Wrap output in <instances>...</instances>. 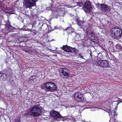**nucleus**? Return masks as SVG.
I'll list each match as a JSON object with an SVG mask.
<instances>
[{
  "label": "nucleus",
  "mask_w": 122,
  "mask_h": 122,
  "mask_svg": "<svg viewBox=\"0 0 122 122\" xmlns=\"http://www.w3.org/2000/svg\"><path fill=\"white\" fill-rule=\"evenodd\" d=\"M111 36L114 38L118 39L121 37L122 32L121 29L119 27L112 28L111 30Z\"/></svg>",
  "instance_id": "f257e3e1"
},
{
  "label": "nucleus",
  "mask_w": 122,
  "mask_h": 122,
  "mask_svg": "<svg viewBox=\"0 0 122 122\" xmlns=\"http://www.w3.org/2000/svg\"><path fill=\"white\" fill-rule=\"evenodd\" d=\"M41 110L37 106H35L30 109V115L34 117H38L40 115Z\"/></svg>",
  "instance_id": "f03ea898"
},
{
  "label": "nucleus",
  "mask_w": 122,
  "mask_h": 122,
  "mask_svg": "<svg viewBox=\"0 0 122 122\" xmlns=\"http://www.w3.org/2000/svg\"><path fill=\"white\" fill-rule=\"evenodd\" d=\"M45 86L48 91L52 92L55 91L57 89L56 85L54 83L51 82L46 83Z\"/></svg>",
  "instance_id": "7ed1b4c3"
},
{
  "label": "nucleus",
  "mask_w": 122,
  "mask_h": 122,
  "mask_svg": "<svg viewBox=\"0 0 122 122\" xmlns=\"http://www.w3.org/2000/svg\"><path fill=\"white\" fill-rule=\"evenodd\" d=\"M83 10L86 13L91 14L92 13V10H91V3L89 1H87L85 3L83 7Z\"/></svg>",
  "instance_id": "20e7f679"
},
{
  "label": "nucleus",
  "mask_w": 122,
  "mask_h": 122,
  "mask_svg": "<svg viewBox=\"0 0 122 122\" xmlns=\"http://www.w3.org/2000/svg\"><path fill=\"white\" fill-rule=\"evenodd\" d=\"M74 99L77 102H82L84 99L83 94L80 92H77L74 94Z\"/></svg>",
  "instance_id": "39448f33"
},
{
  "label": "nucleus",
  "mask_w": 122,
  "mask_h": 122,
  "mask_svg": "<svg viewBox=\"0 0 122 122\" xmlns=\"http://www.w3.org/2000/svg\"><path fill=\"white\" fill-rule=\"evenodd\" d=\"M38 0H27L25 2L24 4L27 8L32 7L36 5V2Z\"/></svg>",
  "instance_id": "423d86ee"
},
{
  "label": "nucleus",
  "mask_w": 122,
  "mask_h": 122,
  "mask_svg": "<svg viewBox=\"0 0 122 122\" xmlns=\"http://www.w3.org/2000/svg\"><path fill=\"white\" fill-rule=\"evenodd\" d=\"M62 48L65 51L71 53L76 52V50L75 48H73L66 45H63Z\"/></svg>",
  "instance_id": "0eeeda50"
},
{
  "label": "nucleus",
  "mask_w": 122,
  "mask_h": 122,
  "mask_svg": "<svg viewBox=\"0 0 122 122\" xmlns=\"http://www.w3.org/2000/svg\"><path fill=\"white\" fill-rule=\"evenodd\" d=\"M10 22L8 20V22L5 25L6 29L9 31L12 32L15 31L16 30V29L12 27L10 25Z\"/></svg>",
  "instance_id": "6e6552de"
},
{
  "label": "nucleus",
  "mask_w": 122,
  "mask_h": 122,
  "mask_svg": "<svg viewBox=\"0 0 122 122\" xmlns=\"http://www.w3.org/2000/svg\"><path fill=\"white\" fill-rule=\"evenodd\" d=\"M61 71V73L63 74L65 78H67L69 77L70 71L68 69L66 68H62Z\"/></svg>",
  "instance_id": "1a4fd4ad"
},
{
  "label": "nucleus",
  "mask_w": 122,
  "mask_h": 122,
  "mask_svg": "<svg viewBox=\"0 0 122 122\" xmlns=\"http://www.w3.org/2000/svg\"><path fill=\"white\" fill-rule=\"evenodd\" d=\"M50 115L51 117L55 118H60L62 117L58 112L55 111L53 110L50 112Z\"/></svg>",
  "instance_id": "9d476101"
},
{
  "label": "nucleus",
  "mask_w": 122,
  "mask_h": 122,
  "mask_svg": "<svg viewBox=\"0 0 122 122\" xmlns=\"http://www.w3.org/2000/svg\"><path fill=\"white\" fill-rule=\"evenodd\" d=\"M100 6L101 9L102 10L104 11L108 10L110 8L109 6L105 4H101L100 5Z\"/></svg>",
  "instance_id": "9b49d317"
},
{
  "label": "nucleus",
  "mask_w": 122,
  "mask_h": 122,
  "mask_svg": "<svg viewBox=\"0 0 122 122\" xmlns=\"http://www.w3.org/2000/svg\"><path fill=\"white\" fill-rule=\"evenodd\" d=\"M86 33L87 37L89 38H91L92 36L93 37L94 36V34H95L91 30H87Z\"/></svg>",
  "instance_id": "f8f14e48"
},
{
  "label": "nucleus",
  "mask_w": 122,
  "mask_h": 122,
  "mask_svg": "<svg viewBox=\"0 0 122 122\" xmlns=\"http://www.w3.org/2000/svg\"><path fill=\"white\" fill-rule=\"evenodd\" d=\"M75 18H74V19L75 20H76V21L77 22L78 25L82 27V24H83L84 22V21H82L81 20H80L78 17H75Z\"/></svg>",
  "instance_id": "ddd939ff"
},
{
  "label": "nucleus",
  "mask_w": 122,
  "mask_h": 122,
  "mask_svg": "<svg viewBox=\"0 0 122 122\" xmlns=\"http://www.w3.org/2000/svg\"><path fill=\"white\" fill-rule=\"evenodd\" d=\"M1 78L4 81L6 80L7 78V75L5 73H2L0 72V78Z\"/></svg>",
  "instance_id": "4468645a"
},
{
  "label": "nucleus",
  "mask_w": 122,
  "mask_h": 122,
  "mask_svg": "<svg viewBox=\"0 0 122 122\" xmlns=\"http://www.w3.org/2000/svg\"><path fill=\"white\" fill-rule=\"evenodd\" d=\"M103 60H97L95 61V64L96 65H98L99 66L102 67L103 64Z\"/></svg>",
  "instance_id": "2eb2a0df"
},
{
  "label": "nucleus",
  "mask_w": 122,
  "mask_h": 122,
  "mask_svg": "<svg viewBox=\"0 0 122 122\" xmlns=\"http://www.w3.org/2000/svg\"><path fill=\"white\" fill-rule=\"evenodd\" d=\"M103 64L102 67H110V65L108 62L106 60H103Z\"/></svg>",
  "instance_id": "dca6fc26"
},
{
  "label": "nucleus",
  "mask_w": 122,
  "mask_h": 122,
  "mask_svg": "<svg viewBox=\"0 0 122 122\" xmlns=\"http://www.w3.org/2000/svg\"><path fill=\"white\" fill-rule=\"evenodd\" d=\"M75 39L76 41H79L81 38V36L80 34L78 33L76 34Z\"/></svg>",
  "instance_id": "f3484780"
},
{
  "label": "nucleus",
  "mask_w": 122,
  "mask_h": 122,
  "mask_svg": "<svg viewBox=\"0 0 122 122\" xmlns=\"http://www.w3.org/2000/svg\"><path fill=\"white\" fill-rule=\"evenodd\" d=\"M36 76H32L30 77V79H29V81H33L36 82Z\"/></svg>",
  "instance_id": "a211bd4d"
},
{
  "label": "nucleus",
  "mask_w": 122,
  "mask_h": 122,
  "mask_svg": "<svg viewBox=\"0 0 122 122\" xmlns=\"http://www.w3.org/2000/svg\"><path fill=\"white\" fill-rule=\"evenodd\" d=\"M116 47L117 49V51H119L121 49L122 46L119 44H117L116 45Z\"/></svg>",
  "instance_id": "6ab92c4d"
},
{
  "label": "nucleus",
  "mask_w": 122,
  "mask_h": 122,
  "mask_svg": "<svg viewBox=\"0 0 122 122\" xmlns=\"http://www.w3.org/2000/svg\"><path fill=\"white\" fill-rule=\"evenodd\" d=\"M47 27V25L46 24H42V27L41 28V30H44L45 29H46V28Z\"/></svg>",
  "instance_id": "aec40b11"
},
{
  "label": "nucleus",
  "mask_w": 122,
  "mask_h": 122,
  "mask_svg": "<svg viewBox=\"0 0 122 122\" xmlns=\"http://www.w3.org/2000/svg\"><path fill=\"white\" fill-rule=\"evenodd\" d=\"M113 114V116H114L113 117L115 120L116 119V117H117V113L115 111H114L112 112Z\"/></svg>",
  "instance_id": "412c9836"
},
{
  "label": "nucleus",
  "mask_w": 122,
  "mask_h": 122,
  "mask_svg": "<svg viewBox=\"0 0 122 122\" xmlns=\"http://www.w3.org/2000/svg\"><path fill=\"white\" fill-rule=\"evenodd\" d=\"M73 29L71 27H69L67 28V29L66 30L67 31H68V32L69 33H70L71 32H72V31H71Z\"/></svg>",
  "instance_id": "4be33fe9"
},
{
  "label": "nucleus",
  "mask_w": 122,
  "mask_h": 122,
  "mask_svg": "<svg viewBox=\"0 0 122 122\" xmlns=\"http://www.w3.org/2000/svg\"><path fill=\"white\" fill-rule=\"evenodd\" d=\"M91 38L92 39H93L94 40H98V37L96 36V35L95 34L94 36H93V37H92V36Z\"/></svg>",
  "instance_id": "5701e85b"
},
{
  "label": "nucleus",
  "mask_w": 122,
  "mask_h": 122,
  "mask_svg": "<svg viewBox=\"0 0 122 122\" xmlns=\"http://www.w3.org/2000/svg\"><path fill=\"white\" fill-rule=\"evenodd\" d=\"M25 38L24 37H22L21 38H20V40L21 39V41H26L25 40Z\"/></svg>",
  "instance_id": "b1692460"
},
{
  "label": "nucleus",
  "mask_w": 122,
  "mask_h": 122,
  "mask_svg": "<svg viewBox=\"0 0 122 122\" xmlns=\"http://www.w3.org/2000/svg\"><path fill=\"white\" fill-rule=\"evenodd\" d=\"M77 3L78 6H81L83 5V3L81 2Z\"/></svg>",
  "instance_id": "393cba45"
},
{
  "label": "nucleus",
  "mask_w": 122,
  "mask_h": 122,
  "mask_svg": "<svg viewBox=\"0 0 122 122\" xmlns=\"http://www.w3.org/2000/svg\"><path fill=\"white\" fill-rule=\"evenodd\" d=\"M112 115H113V113L112 112H111L110 113H109V116L110 117V118H112Z\"/></svg>",
  "instance_id": "a878e982"
},
{
  "label": "nucleus",
  "mask_w": 122,
  "mask_h": 122,
  "mask_svg": "<svg viewBox=\"0 0 122 122\" xmlns=\"http://www.w3.org/2000/svg\"><path fill=\"white\" fill-rule=\"evenodd\" d=\"M24 51L27 53H29L30 52L27 49H25L24 50Z\"/></svg>",
  "instance_id": "bb28decb"
},
{
  "label": "nucleus",
  "mask_w": 122,
  "mask_h": 122,
  "mask_svg": "<svg viewBox=\"0 0 122 122\" xmlns=\"http://www.w3.org/2000/svg\"><path fill=\"white\" fill-rule=\"evenodd\" d=\"M21 30H23L24 31H26V30H28H28H26V29L25 28H22L21 29Z\"/></svg>",
  "instance_id": "cd10ccee"
},
{
  "label": "nucleus",
  "mask_w": 122,
  "mask_h": 122,
  "mask_svg": "<svg viewBox=\"0 0 122 122\" xmlns=\"http://www.w3.org/2000/svg\"><path fill=\"white\" fill-rule=\"evenodd\" d=\"M15 122H20V121H19V119H16Z\"/></svg>",
  "instance_id": "c85d7f7f"
},
{
  "label": "nucleus",
  "mask_w": 122,
  "mask_h": 122,
  "mask_svg": "<svg viewBox=\"0 0 122 122\" xmlns=\"http://www.w3.org/2000/svg\"><path fill=\"white\" fill-rule=\"evenodd\" d=\"M90 56H91V58H92V53H91L90 54Z\"/></svg>",
  "instance_id": "c756f323"
},
{
  "label": "nucleus",
  "mask_w": 122,
  "mask_h": 122,
  "mask_svg": "<svg viewBox=\"0 0 122 122\" xmlns=\"http://www.w3.org/2000/svg\"><path fill=\"white\" fill-rule=\"evenodd\" d=\"M109 122H112V120H111V119H110V120H109Z\"/></svg>",
  "instance_id": "7c9ffc66"
},
{
  "label": "nucleus",
  "mask_w": 122,
  "mask_h": 122,
  "mask_svg": "<svg viewBox=\"0 0 122 122\" xmlns=\"http://www.w3.org/2000/svg\"><path fill=\"white\" fill-rule=\"evenodd\" d=\"M80 58H82V59H84L83 58V56H81L80 57Z\"/></svg>",
  "instance_id": "2f4dec72"
},
{
  "label": "nucleus",
  "mask_w": 122,
  "mask_h": 122,
  "mask_svg": "<svg viewBox=\"0 0 122 122\" xmlns=\"http://www.w3.org/2000/svg\"><path fill=\"white\" fill-rule=\"evenodd\" d=\"M78 56H80V57L81 56V54H79L78 55Z\"/></svg>",
  "instance_id": "473e14b6"
},
{
  "label": "nucleus",
  "mask_w": 122,
  "mask_h": 122,
  "mask_svg": "<svg viewBox=\"0 0 122 122\" xmlns=\"http://www.w3.org/2000/svg\"><path fill=\"white\" fill-rule=\"evenodd\" d=\"M82 122H86V121L85 120H83L82 121Z\"/></svg>",
  "instance_id": "72a5a7b5"
},
{
  "label": "nucleus",
  "mask_w": 122,
  "mask_h": 122,
  "mask_svg": "<svg viewBox=\"0 0 122 122\" xmlns=\"http://www.w3.org/2000/svg\"><path fill=\"white\" fill-rule=\"evenodd\" d=\"M120 100L121 101H120V102H121V101H122V99H120Z\"/></svg>",
  "instance_id": "f704fd0d"
},
{
  "label": "nucleus",
  "mask_w": 122,
  "mask_h": 122,
  "mask_svg": "<svg viewBox=\"0 0 122 122\" xmlns=\"http://www.w3.org/2000/svg\"><path fill=\"white\" fill-rule=\"evenodd\" d=\"M119 104V103L118 102V103H117V105H118V104Z\"/></svg>",
  "instance_id": "c9c22d12"
},
{
  "label": "nucleus",
  "mask_w": 122,
  "mask_h": 122,
  "mask_svg": "<svg viewBox=\"0 0 122 122\" xmlns=\"http://www.w3.org/2000/svg\"><path fill=\"white\" fill-rule=\"evenodd\" d=\"M55 29H57V28H56V27H55Z\"/></svg>",
  "instance_id": "e433bc0d"
},
{
  "label": "nucleus",
  "mask_w": 122,
  "mask_h": 122,
  "mask_svg": "<svg viewBox=\"0 0 122 122\" xmlns=\"http://www.w3.org/2000/svg\"><path fill=\"white\" fill-rule=\"evenodd\" d=\"M122 102V101H121V102H120H120Z\"/></svg>",
  "instance_id": "4c0bfd02"
},
{
  "label": "nucleus",
  "mask_w": 122,
  "mask_h": 122,
  "mask_svg": "<svg viewBox=\"0 0 122 122\" xmlns=\"http://www.w3.org/2000/svg\"><path fill=\"white\" fill-rule=\"evenodd\" d=\"M117 102V101H114V102Z\"/></svg>",
  "instance_id": "58836bf2"
},
{
  "label": "nucleus",
  "mask_w": 122,
  "mask_h": 122,
  "mask_svg": "<svg viewBox=\"0 0 122 122\" xmlns=\"http://www.w3.org/2000/svg\"><path fill=\"white\" fill-rule=\"evenodd\" d=\"M17 34H14V35H16Z\"/></svg>",
  "instance_id": "ea45409f"
},
{
  "label": "nucleus",
  "mask_w": 122,
  "mask_h": 122,
  "mask_svg": "<svg viewBox=\"0 0 122 122\" xmlns=\"http://www.w3.org/2000/svg\"><path fill=\"white\" fill-rule=\"evenodd\" d=\"M115 122H118L117 121H116Z\"/></svg>",
  "instance_id": "a19ab883"
},
{
  "label": "nucleus",
  "mask_w": 122,
  "mask_h": 122,
  "mask_svg": "<svg viewBox=\"0 0 122 122\" xmlns=\"http://www.w3.org/2000/svg\"><path fill=\"white\" fill-rule=\"evenodd\" d=\"M63 121H64V120H63Z\"/></svg>",
  "instance_id": "79ce46f5"
},
{
  "label": "nucleus",
  "mask_w": 122,
  "mask_h": 122,
  "mask_svg": "<svg viewBox=\"0 0 122 122\" xmlns=\"http://www.w3.org/2000/svg\"><path fill=\"white\" fill-rule=\"evenodd\" d=\"M121 0L122 1V0Z\"/></svg>",
  "instance_id": "37998d69"
}]
</instances>
